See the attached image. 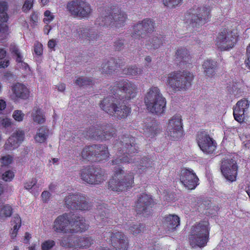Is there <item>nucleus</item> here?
<instances>
[{
    "instance_id": "obj_28",
    "label": "nucleus",
    "mask_w": 250,
    "mask_h": 250,
    "mask_svg": "<svg viewBox=\"0 0 250 250\" xmlns=\"http://www.w3.org/2000/svg\"><path fill=\"white\" fill-rule=\"evenodd\" d=\"M180 218L175 214H169L164 217L163 225L167 231H173L180 225Z\"/></svg>"
},
{
    "instance_id": "obj_56",
    "label": "nucleus",
    "mask_w": 250,
    "mask_h": 250,
    "mask_svg": "<svg viewBox=\"0 0 250 250\" xmlns=\"http://www.w3.org/2000/svg\"><path fill=\"white\" fill-rule=\"evenodd\" d=\"M51 196V194L49 192L47 191H44L42 193V198L44 202H47L48 201L50 197Z\"/></svg>"
},
{
    "instance_id": "obj_41",
    "label": "nucleus",
    "mask_w": 250,
    "mask_h": 250,
    "mask_svg": "<svg viewBox=\"0 0 250 250\" xmlns=\"http://www.w3.org/2000/svg\"><path fill=\"white\" fill-rule=\"evenodd\" d=\"M10 51L12 53H14L15 56L16 57V61L18 62L21 63L22 66L26 69L27 68H28V65L24 62H22L23 57L21 54L18 47L15 45H11L10 47Z\"/></svg>"
},
{
    "instance_id": "obj_45",
    "label": "nucleus",
    "mask_w": 250,
    "mask_h": 250,
    "mask_svg": "<svg viewBox=\"0 0 250 250\" xmlns=\"http://www.w3.org/2000/svg\"><path fill=\"white\" fill-rule=\"evenodd\" d=\"M13 122L11 119L7 117H0V129H7L13 125Z\"/></svg>"
},
{
    "instance_id": "obj_32",
    "label": "nucleus",
    "mask_w": 250,
    "mask_h": 250,
    "mask_svg": "<svg viewBox=\"0 0 250 250\" xmlns=\"http://www.w3.org/2000/svg\"><path fill=\"white\" fill-rule=\"evenodd\" d=\"M176 61L180 62H186L189 60L188 51L184 47H181L177 49L176 53Z\"/></svg>"
},
{
    "instance_id": "obj_12",
    "label": "nucleus",
    "mask_w": 250,
    "mask_h": 250,
    "mask_svg": "<svg viewBox=\"0 0 250 250\" xmlns=\"http://www.w3.org/2000/svg\"><path fill=\"white\" fill-rule=\"evenodd\" d=\"M109 154L107 146L102 145L86 146L81 153L83 159L92 160V159L95 158V160L97 161L106 160L109 157Z\"/></svg>"
},
{
    "instance_id": "obj_5",
    "label": "nucleus",
    "mask_w": 250,
    "mask_h": 250,
    "mask_svg": "<svg viewBox=\"0 0 250 250\" xmlns=\"http://www.w3.org/2000/svg\"><path fill=\"white\" fill-rule=\"evenodd\" d=\"M193 79V74L188 71L172 72L167 75L166 84L172 92L176 93L188 89Z\"/></svg>"
},
{
    "instance_id": "obj_21",
    "label": "nucleus",
    "mask_w": 250,
    "mask_h": 250,
    "mask_svg": "<svg viewBox=\"0 0 250 250\" xmlns=\"http://www.w3.org/2000/svg\"><path fill=\"white\" fill-rule=\"evenodd\" d=\"M8 10V4L6 1L0 2V40L5 39L8 34V27L6 22L8 20L7 13Z\"/></svg>"
},
{
    "instance_id": "obj_54",
    "label": "nucleus",
    "mask_w": 250,
    "mask_h": 250,
    "mask_svg": "<svg viewBox=\"0 0 250 250\" xmlns=\"http://www.w3.org/2000/svg\"><path fill=\"white\" fill-rule=\"evenodd\" d=\"M37 183V180L35 178H33L31 180L26 182L24 184V187L26 189L30 190L33 188H35Z\"/></svg>"
},
{
    "instance_id": "obj_47",
    "label": "nucleus",
    "mask_w": 250,
    "mask_h": 250,
    "mask_svg": "<svg viewBox=\"0 0 250 250\" xmlns=\"http://www.w3.org/2000/svg\"><path fill=\"white\" fill-rule=\"evenodd\" d=\"M235 106H238L239 107L242 108V109L248 113L250 102L247 99H244L238 101Z\"/></svg>"
},
{
    "instance_id": "obj_61",
    "label": "nucleus",
    "mask_w": 250,
    "mask_h": 250,
    "mask_svg": "<svg viewBox=\"0 0 250 250\" xmlns=\"http://www.w3.org/2000/svg\"><path fill=\"white\" fill-rule=\"evenodd\" d=\"M9 62L8 60H4L0 62V68H5L9 65Z\"/></svg>"
},
{
    "instance_id": "obj_17",
    "label": "nucleus",
    "mask_w": 250,
    "mask_h": 250,
    "mask_svg": "<svg viewBox=\"0 0 250 250\" xmlns=\"http://www.w3.org/2000/svg\"><path fill=\"white\" fill-rule=\"evenodd\" d=\"M237 169L236 163L232 159L225 160L222 163L221 172L225 179L229 181L232 182L236 180Z\"/></svg>"
},
{
    "instance_id": "obj_37",
    "label": "nucleus",
    "mask_w": 250,
    "mask_h": 250,
    "mask_svg": "<svg viewBox=\"0 0 250 250\" xmlns=\"http://www.w3.org/2000/svg\"><path fill=\"white\" fill-rule=\"evenodd\" d=\"M65 34L69 37L78 38L80 36L78 27L74 25H66L64 28Z\"/></svg>"
},
{
    "instance_id": "obj_35",
    "label": "nucleus",
    "mask_w": 250,
    "mask_h": 250,
    "mask_svg": "<svg viewBox=\"0 0 250 250\" xmlns=\"http://www.w3.org/2000/svg\"><path fill=\"white\" fill-rule=\"evenodd\" d=\"M248 112L239 107L238 106H235L233 108V116L235 120L238 122L242 123L244 122L245 119V116Z\"/></svg>"
},
{
    "instance_id": "obj_52",
    "label": "nucleus",
    "mask_w": 250,
    "mask_h": 250,
    "mask_svg": "<svg viewBox=\"0 0 250 250\" xmlns=\"http://www.w3.org/2000/svg\"><path fill=\"white\" fill-rule=\"evenodd\" d=\"M34 2V0H25L22 7V11L26 12L30 10L33 6Z\"/></svg>"
},
{
    "instance_id": "obj_16",
    "label": "nucleus",
    "mask_w": 250,
    "mask_h": 250,
    "mask_svg": "<svg viewBox=\"0 0 250 250\" xmlns=\"http://www.w3.org/2000/svg\"><path fill=\"white\" fill-rule=\"evenodd\" d=\"M154 22L150 19H146L135 24L133 27L132 37L135 39L143 38L145 32L150 33L154 29Z\"/></svg>"
},
{
    "instance_id": "obj_33",
    "label": "nucleus",
    "mask_w": 250,
    "mask_h": 250,
    "mask_svg": "<svg viewBox=\"0 0 250 250\" xmlns=\"http://www.w3.org/2000/svg\"><path fill=\"white\" fill-rule=\"evenodd\" d=\"M32 117L34 122L38 124H42L45 122L43 113L38 107H35L32 113Z\"/></svg>"
},
{
    "instance_id": "obj_60",
    "label": "nucleus",
    "mask_w": 250,
    "mask_h": 250,
    "mask_svg": "<svg viewBox=\"0 0 250 250\" xmlns=\"http://www.w3.org/2000/svg\"><path fill=\"white\" fill-rule=\"evenodd\" d=\"M123 45L124 42L122 40L118 41L115 43L116 49L118 50L121 49Z\"/></svg>"
},
{
    "instance_id": "obj_62",
    "label": "nucleus",
    "mask_w": 250,
    "mask_h": 250,
    "mask_svg": "<svg viewBox=\"0 0 250 250\" xmlns=\"http://www.w3.org/2000/svg\"><path fill=\"white\" fill-rule=\"evenodd\" d=\"M58 90L60 92H63L65 89V85L63 83H60L57 86Z\"/></svg>"
},
{
    "instance_id": "obj_14",
    "label": "nucleus",
    "mask_w": 250,
    "mask_h": 250,
    "mask_svg": "<svg viewBox=\"0 0 250 250\" xmlns=\"http://www.w3.org/2000/svg\"><path fill=\"white\" fill-rule=\"evenodd\" d=\"M167 131L168 136L173 140L178 139L182 136L183 124L180 115H174L169 120L167 127Z\"/></svg>"
},
{
    "instance_id": "obj_48",
    "label": "nucleus",
    "mask_w": 250,
    "mask_h": 250,
    "mask_svg": "<svg viewBox=\"0 0 250 250\" xmlns=\"http://www.w3.org/2000/svg\"><path fill=\"white\" fill-rule=\"evenodd\" d=\"M55 245V242L52 240H48L43 242L41 245L42 250H49Z\"/></svg>"
},
{
    "instance_id": "obj_25",
    "label": "nucleus",
    "mask_w": 250,
    "mask_h": 250,
    "mask_svg": "<svg viewBox=\"0 0 250 250\" xmlns=\"http://www.w3.org/2000/svg\"><path fill=\"white\" fill-rule=\"evenodd\" d=\"M164 43L165 40L162 36L152 35L146 39L143 44L147 49L153 51L160 48Z\"/></svg>"
},
{
    "instance_id": "obj_23",
    "label": "nucleus",
    "mask_w": 250,
    "mask_h": 250,
    "mask_svg": "<svg viewBox=\"0 0 250 250\" xmlns=\"http://www.w3.org/2000/svg\"><path fill=\"white\" fill-rule=\"evenodd\" d=\"M152 199L150 196L143 194L139 197L136 203V210L138 214L146 216L150 212Z\"/></svg>"
},
{
    "instance_id": "obj_44",
    "label": "nucleus",
    "mask_w": 250,
    "mask_h": 250,
    "mask_svg": "<svg viewBox=\"0 0 250 250\" xmlns=\"http://www.w3.org/2000/svg\"><path fill=\"white\" fill-rule=\"evenodd\" d=\"M183 0H163L164 5L169 8H175L180 6Z\"/></svg>"
},
{
    "instance_id": "obj_26",
    "label": "nucleus",
    "mask_w": 250,
    "mask_h": 250,
    "mask_svg": "<svg viewBox=\"0 0 250 250\" xmlns=\"http://www.w3.org/2000/svg\"><path fill=\"white\" fill-rule=\"evenodd\" d=\"M24 132L22 130L17 131L9 138L5 144V148L12 150L18 147L23 141Z\"/></svg>"
},
{
    "instance_id": "obj_34",
    "label": "nucleus",
    "mask_w": 250,
    "mask_h": 250,
    "mask_svg": "<svg viewBox=\"0 0 250 250\" xmlns=\"http://www.w3.org/2000/svg\"><path fill=\"white\" fill-rule=\"evenodd\" d=\"M76 239H77V237L74 236L73 235L63 237L61 241V245L64 247L77 248Z\"/></svg>"
},
{
    "instance_id": "obj_39",
    "label": "nucleus",
    "mask_w": 250,
    "mask_h": 250,
    "mask_svg": "<svg viewBox=\"0 0 250 250\" xmlns=\"http://www.w3.org/2000/svg\"><path fill=\"white\" fill-rule=\"evenodd\" d=\"M13 213V208L9 205H5L2 206L0 210V220H4L10 217Z\"/></svg>"
},
{
    "instance_id": "obj_2",
    "label": "nucleus",
    "mask_w": 250,
    "mask_h": 250,
    "mask_svg": "<svg viewBox=\"0 0 250 250\" xmlns=\"http://www.w3.org/2000/svg\"><path fill=\"white\" fill-rule=\"evenodd\" d=\"M110 91L112 95L101 102L100 107L115 118H125L130 114L131 109L120 101L130 100L135 98L138 92L137 85L132 82L123 80L117 82Z\"/></svg>"
},
{
    "instance_id": "obj_46",
    "label": "nucleus",
    "mask_w": 250,
    "mask_h": 250,
    "mask_svg": "<svg viewBox=\"0 0 250 250\" xmlns=\"http://www.w3.org/2000/svg\"><path fill=\"white\" fill-rule=\"evenodd\" d=\"M75 83L79 86H83L92 84V82L90 78L87 77H79L76 80Z\"/></svg>"
},
{
    "instance_id": "obj_40",
    "label": "nucleus",
    "mask_w": 250,
    "mask_h": 250,
    "mask_svg": "<svg viewBox=\"0 0 250 250\" xmlns=\"http://www.w3.org/2000/svg\"><path fill=\"white\" fill-rule=\"evenodd\" d=\"M12 225H13V228L11 235L12 238H14L16 236L17 232L21 225V219L19 215H16L14 216L12 221Z\"/></svg>"
},
{
    "instance_id": "obj_22",
    "label": "nucleus",
    "mask_w": 250,
    "mask_h": 250,
    "mask_svg": "<svg viewBox=\"0 0 250 250\" xmlns=\"http://www.w3.org/2000/svg\"><path fill=\"white\" fill-rule=\"evenodd\" d=\"M124 65V62L120 59L110 58L103 61L100 68L103 74H111L119 67Z\"/></svg>"
},
{
    "instance_id": "obj_1",
    "label": "nucleus",
    "mask_w": 250,
    "mask_h": 250,
    "mask_svg": "<svg viewBox=\"0 0 250 250\" xmlns=\"http://www.w3.org/2000/svg\"><path fill=\"white\" fill-rule=\"evenodd\" d=\"M120 149L117 157L112 160V165H117L114 169V176L109 182V188L113 191H124L132 187L134 183V174L132 172L125 173L122 167H120L123 164H134L138 168L142 171L152 167L151 162L147 158L142 159L136 155L137 146L134 144V138L129 135L121 138L120 142L115 144Z\"/></svg>"
},
{
    "instance_id": "obj_43",
    "label": "nucleus",
    "mask_w": 250,
    "mask_h": 250,
    "mask_svg": "<svg viewBox=\"0 0 250 250\" xmlns=\"http://www.w3.org/2000/svg\"><path fill=\"white\" fill-rule=\"evenodd\" d=\"M13 157L10 155H6L2 156L0 159V161L1 164V167L0 169V172H3L4 171V167L11 164L13 162Z\"/></svg>"
},
{
    "instance_id": "obj_64",
    "label": "nucleus",
    "mask_w": 250,
    "mask_h": 250,
    "mask_svg": "<svg viewBox=\"0 0 250 250\" xmlns=\"http://www.w3.org/2000/svg\"><path fill=\"white\" fill-rule=\"evenodd\" d=\"M6 107V103L3 100H0V110L1 111Z\"/></svg>"
},
{
    "instance_id": "obj_15",
    "label": "nucleus",
    "mask_w": 250,
    "mask_h": 250,
    "mask_svg": "<svg viewBox=\"0 0 250 250\" xmlns=\"http://www.w3.org/2000/svg\"><path fill=\"white\" fill-rule=\"evenodd\" d=\"M237 42V36L232 32L224 30L220 33L215 40V44L221 50H227L232 48Z\"/></svg>"
},
{
    "instance_id": "obj_19",
    "label": "nucleus",
    "mask_w": 250,
    "mask_h": 250,
    "mask_svg": "<svg viewBox=\"0 0 250 250\" xmlns=\"http://www.w3.org/2000/svg\"><path fill=\"white\" fill-rule=\"evenodd\" d=\"M180 177L181 182L189 189H194L198 185V178L191 169H182Z\"/></svg>"
},
{
    "instance_id": "obj_20",
    "label": "nucleus",
    "mask_w": 250,
    "mask_h": 250,
    "mask_svg": "<svg viewBox=\"0 0 250 250\" xmlns=\"http://www.w3.org/2000/svg\"><path fill=\"white\" fill-rule=\"evenodd\" d=\"M107 236L111 238V242L113 247L117 250H126L128 248V240L127 238L121 232L115 233L106 232Z\"/></svg>"
},
{
    "instance_id": "obj_29",
    "label": "nucleus",
    "mask_w": 250,
    "mask_h": 250,
    "mask_svg": "<svg viewBox=\"0 0 250 250\" xmlns=\"http://www.w3.org/2000/svg\"><path fill=\"white\" fill-rule=\"evenodd\" d=\"M202 66L204 74L208 77H212L215 74L217 64L214 60H207L204 62Z\"/></svg>"
},
{
    "instance_id": "obj_30",
    "label": "nucleus",
    "mask_w": 250,
    "mask_h": 250,
    "mask_svg": "<svg viewBox=\"0 0 250 250\" xmlns=\"http://www.w3.org/2000/svg\"><path fill=\"white\" fill-rule=\"evenodd\" d=\"M144 130V133L148 137L153 138L157 134L161 131V128L159 125L155 122H151L146 125Z\"/></svg>"
},
{
    "instance_id": "obj_27",
    "label": "nucleus",
    "mask_w": 250,
    "mask_h": 250,
    "mask_svg": "<svg viewBox=\"0 0 250 250\" xmlns=\"http://www.w3.org/2000/svg\"><path fill=\"white\" fill-rule=\"evenodd\" d=\"M24 132L22 130L17 131L9 138L5 144V148L12 150L18 147L23 141Z\"/></svg>"
},
{
    "instance_id": "obj_6",
    "label": "nucleus",
    "mask_w": 250,
    "mask_h": 250,
    "mask_svg": "<svg viewBox=\"0 0 250 250\" xmlns=\"http://www.w3.org/2000/svg\"><path fill=\"white\" fill-rule=\"evenodd\" d=\"M209 230L207 221H202L192 226L188 236L190 246L194 248L204 247L209 239Z\"/></svg>"
},
{
    "instance_id": "obj_59",
    "label": "nucleus",
    "mask_w": 250,
    "mask_h": 250,
    "mask_svg": "<svg viewBox=\"0 0 250 250\" xmlns=\"http://www.w3.org/2000/svg\"><path fill=\"white\" fill-rule=\"evenodd\" d=\"M31 20L33 21L34 22H37L38 20V14L36 12H34L32 13V14L31 15L30 17Z\"/></svg>"
},
{
    "instance_id": "obj_42",
    "label": "nucleus",
    "mask_w": 250,
    "mask_h": 250,
    "mask_svg": "<svg viewBox=\"0 0 250 250\" xmlns=\"http://www.w3.org/2000/svg\"><path fill=\"white\" fill-rule=\"evenodd\" d=\"M145 225L143 224L139 223L132 224L129 228V231L134 235H136L144 230Z\"/></svg>"
},
{
    "instance_id": "obj_50",
    "label": "nucleus",
    "mask_w": 250,
    "mask_h": 250,
    "mask_svg": "<svg viewBox=\"0 0 250 250\" xmlns=\"http://www.w3.org/2000/svg\"><path fill=\"white\" fill-rule=\"evenodd\" d=\"M12 116L15 120L20 122L22 121L24 116V114L22 112L21 110H16L13 112Z\"/></svg>"
},
{
    "instance_id": "obj_4",
    "label": "nucleus",
    "mask_w": 250,
    "mask_h": 250,
    "mask_svg": "<svg viewBox=\"0 0 250 250\" xmlns=\"http://www.w3.org/2000/svg\"><path fill=\"white\" fill-rule=\"evenodd\" d=\"M144 100L146 108L150 112L157 115H162L165 113L167 101L158 87L152 86L149 88Z\"/></svg>"
},
{
    "instance_id": "obj_7",
    "label": "nucleus",
    "mask_w": 250,
    "mask_h": 250,
    "mask_svg": "<svg viewBox=\"0 0 250 250\" xmlns=\"http://www.w3.org/2000/svg\"><path fill=\"white\" fill-rule=\"evenodd\" d=\"M79 174L84 183L90 185L100 184L105 181L107 178L104 170L93 166L83 167L80 170Z\"/></svg>"
},
{
    "instance_id": "obj_57",
    "label": "nucleus",
    "mask_w": 250,
    "mask_h": 250,
    "mask_svg": "<svg viewBox=\"0 0 250 250\" xmlns=\"http://www.w3.org/2000/svg\"><path fill=\"white\" fill-rule=\"evenodd\" d=\"M247 59L245 61L246 65L250 69V44L247 49Z\"/></svg>"
},
{
    "instance_id": "obj_31",
    "label": "nucleus",
    "mask_w": 250,
    "mask_h": 250,
    "mask_svg": "<svg viewBox=\"0 0 250 250\" xmlns=\"http://www.w3.org/2000/svg\"><path fill=\"white\" fill-rule=\"evenodd\" d=\"M49 129L45 126H42L39 128L35 136V140L38 143L44 142L49 135Z\"/></svg>"
},
{
    "instance_id": "obj_3",
    "label": "nucleus",
    "mask_w": 250,
    "mask_h": 250,
    "mask_svg": "<svg viewBox=\"0 0 250 250\" xmlns=\"http://www.w3.org/2000/svg\"><path fill=\"white\" fill-rule=\"evenodd\" d=\"M88 225L85 219L76 216L72 212L65 213L58 216L53 222L52 229L57 233H73L84 231L87 229Z\"/></svg>"
},
{
    "instance_id": "obj_63",
    "label": "nucleus",
    "mask_w": 250,
    "mask_h": 250,
    "mask_svg": "<svg viewBox=\"0 0 250 250\" xmlns=\"http://www.w3.org/2000/svg\"><path fill=\"white\" fill-rule=\"evenodd\" d=\"M55 42L53 40H50L48 42V46L50 48H53L55 46Z\"/></svg>"
},
{
    "instance_id": "obj_13",
    "label": "nucleus",
    "mask_w": 250,
    "mask_h": 250,
    "mask_svg": "<svg viewBox=\"0 0 250 250\" xmlns=\"http://www.w3.org/2000/svg\"><path fill=\"white\" fill-rule=\"evenodd\" d=\"M115 129L108 124L96 125L88 131L89 136L96 140L109 139L114 134Z\"/></svg>"
},
{
    "instance_id": "obj_53",
    "label": "nucleus",
    "mask_w": 250,
    "mask_h": 250,
    "mask_svg": "<svg viewBox=\"0 0 250 250\" xmlns=\"http://www.w3.org/2000/svg\"><path fill=\"white\" fill-rule=\"evenodd\" d=\"M105 211H102L101 215H97L96 216H95V219L97 220V223H98L100 224L104 225L107 220V218L105 217Z\"/></svg>"
},
{
    "instance_id": "obj_18",
    "label": "nucleus",
    "mask_w": 250,
    "mask_h": 250,
    "mask_svg": "<svg viewBox=\"0 0 250 250\" xmlns=\"http://www.w3.org/2000/svg\"><path fill=\"white\" fill-rule=\"evenodd\" d=\"M197 142L200 149L206 153H212L216 149L215 142L207 132L202 131L198 134Z\"/></svg>"
},
{
    "instance_id": "obj_51",
    "label": "nucleus",
    "mask_w": 250,
    "mask_h": 250,
    "mask_svg": "<svg viewBox=\"0 0 250 250\" xmlns=\"http://www.w3.org/2000/svg\"><path fill=\"white\" fill-rule=\"evenodd\" d=\"M43 21L48 24L54 19V15L49 10H46L44 13Z\"/></svg>"
},
{
    "instance_id": "obj_10",
    "label": "nucleus",
    "mask_w": 250,
    "mask_h": 250,
    "mask_svg": "<svg viewBox=\"0 0 250 250\" xmlns=\"http://www.w3.org/2000/svg\"><path fill=\"white\" fill-rule=\"evenodd\" d=\"M65 204L67 208L72 209L87 211L92 208L88 198L78 193H70L65 198Z\"/></svg>"
},
{
    "instance_id": "obj_9",
    "label": "nucleus",
    "mask_w": 250,
    "mask_h": 250,
    "mask_svg": "<svg viewBox=\"0 0 250 250\" xmlns=\"http://www.w3.org/2000/svg\"><path fill=\"white\" fill-rule=\"evenodd\" d=\"M127 19L126 14L119 9H114L109 13L99 17L96 23L101 26L111 25L117 28L123 26Z\"/></svg>"
},
{
    "instance_id": "obj_8",
    "label": "nucleus",
    "mask_w": 250,
    "mask_h": 250,
    "mask_svg": "<svg viewBox=\"0 0 250 250\" xmlns=\"http://www.w3.org/2000/svg\"><path fill=\"white\" fill-rule=\"evenodd\" d=\"M210 8L209 6L198 7L194 5L186 14V19L193 27H199L204 24L208 20Z\"/></svg>"
},
{
    "instance_id": "obj_55",
    "label": "nucleus",
    "mask_w": 250,
    "mask_h": 250,
    "mask_svg": "<svg viewBox=\"0 0 250 250\" xmlns=\"http://www.w3.org/2000/svg\"><path fill=\"white\" fill-rule=\"evenodd\" d=\"M34 52L37 55H41L42 53V44L37 43L35 44Z\"/></svg>"
},
{
    "instance_id": "obj_58",
    "label": "nucleus",
    "mask_w": 250,
    "mask_h": 250,
    "mask_svg": "<svg viewBox=\"0 0 250 250\" xmlns=\"http://www.w3.org/2000/svg\"><path fill=\"white\" fill-rule=\"evenodd\" d=\"M243 144L246 148L250 149V135L246 136V140L243 141Z\"/></svg>"
},
{
    "instance_id": "obj_38",
    "label": "nucleus",
    "mask_w": 250,
    "mask_h": 250,
    "mask_svg": "<svg viewBox=\"0 0 250 250\" xmlns=\"http://www.w3.org/2000/svg\"><path fill=\"white\" fill-rule=\"evenodd\" d=\"M143 70L141 68L136 65H130L123 70L124 74L127 75L135 76L142 73Z\"/></svg>"
},
{
    "instance_id": "obj_24",
    "label": "nucleus",
    "mask_w": 250,
    "mask_h": 250,
    "mask_svg": "<svg viewBox=\"0 0 250 250\" xmlns=\"http://www.w3.org/2000/svg\"><path fill=\"white\" fill-rule=\"evenodd\" d=\"M11 90L12 91L11 97L13 100H26L29 96L30 91L29 89L22 83H16L14 84L12 86Z\"/></svg>"
},
{
    "instance_id": "obj_49",
    "label": "nucleus",
    "mask_w": 250,
    "mask_h": 250,
    "mask_svg": "<svg viewBox=\"0 0 250 250\" xmlns=\"http://www.w3.org/2000/svg\"><path fill=\"white\" fill-rule=\"evenodd\" d=\"M14 177V173L11 170H6L2 174V179L6 182L11 181Z\"/></svg>"
},
{
    "instance_id": "obj_36",
    "label": "nucleus",
    "mask_w": 250,
    "mask_h": 250,
    "mask_svg": "<svg viewBox=\"0 0 250 250\" xmlns=\"http://www.w3.org/2000/svg\"><path fill=\"white\" fill-rule=\"evenodd\" d=\"M77 248H87L93 244V240L91 237H77Z\"/></svg>"
},
{
    "instance_id": "obj_11",
    "label": "nucleus",
    "mask_w": 250,
    "mask_h": 250,
    "mask_svg": "<svg viewBox=\"0 0 250 250\" xmlns=\"http://www.w3.org/2000/svg\"><path fill=\"white\" fill-rule=\"evenodd\" d=\"M66 9L71 15L80 19L88 18L92 12L90 5L82 0L69 1L67 4Z\"/></svg>"
}]
</instances>
